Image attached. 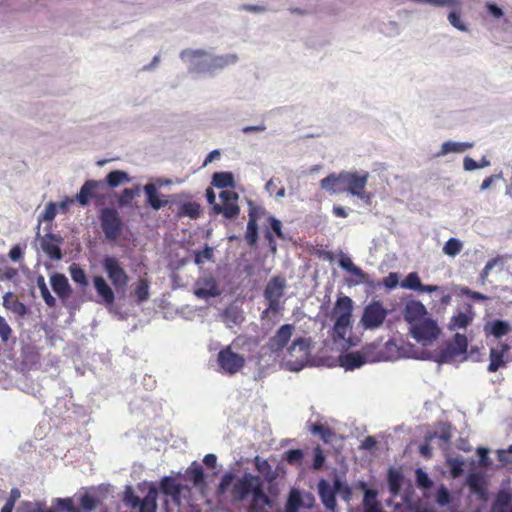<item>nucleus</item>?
<instances>
[{
	"mask_svg": "<svg viewBox=\"0 0 512 512\" xmlns=\"http://www.w3.org/2000/svg\"><path fill=\"white\" fill-rule=\"evenodd\" d=\"M57 507L60 510H64V511H67V512H73L74 511L73 502L69 498H65V499L59 498V499H57Z\"/></svg>",
	"mask_w": 512,
	"mask_h": 512,
	"instance_id": "nucleus-62",
	"label": "nucleus"
},
{
	"mask_svg": "<svg viewBox=\"0 0 512 512\" xmlns=\"http://www.w3.org/2000/svg\"><path fill=\"white\" fill-rule=\"evenodd\" d=\"M436 501L440 505H446L450 501V494L445 487H441L436 495Z\"/></svg>",
	"mask_w": 512,
	"mask_h": 512,
	"instance_id": "nucleus-58",
	"label": "nucleus"
},
{
	"mask_svg": "<svg viewBox=\"0 0 512 512\" xmlns=\"http://www.w3.org/2000/svg\"><path fill=\"white\" fill-rule=\"evenodd\" d=\"M98 505V499L89 493H85L80 498V506L85 510H93Z\"/></svg>",
	"mask_w": 512,
	"mask_h": 512,
	"instance_id": "nucleus-50",
	"label": "nucleus"
},
{
	"mask_svg": "<svg viewBox=\"0 0 512 512\" xmlns=\"http://www.w3.org/2000/svg\"><path fill=\"white\" fill-rule=\"evenodd\" d=\"M473 146L474 144L472 142L447 141L442 144L440 151L437 153V156H444L448 153H462L472 148Z\"/></svg>",
	"mask_w": 512,
	"mask_h": 512,
	"instance_id": "nucleus-28",
	"label": "nucleus"
},
{
	"mask_svg": "<svg viewBox=\"0 0 512 512\" xmlns=\"http://www.w3.org/2000/svg\"><path fill=\"white\" fill-rule=\"evenodd\" d=\"M488 453L489 450L487 448L479 447L477 449V454L480 456L479 464L483 467H488L491 464Z\"/></svg>",
	"mask_w": 512,
	"mask_h": 512,
	"instance_id": "nucleus-61",
	"label": "nucleus"
},
{
	"mask_svg": "<svg viewBox=\"0 0 512 512\" xmlns=\"http://www.w3.org/2000/svg\"><path fill=\"white\" fill-rule=\"evenodd\" d=\"M211 183L219 189L233 188L235 186L234 177L231 172H215Z\"/></svg>",
	"mask_w": 512,
	"mask_h": 512,
	"instance_id": "nucleus-31",
	"label": "nucleus"
},
{
	"mask_svg": "<svg viewBox=\"0 0 512 512\" xmlns=\"http://www.w3.org/2000/svg\"><path fill=\"white\" fill-rule=\"evenodd\" d=\"M485 330L492 334L495 338H501L508 334L510 326L506 321L495 320L485 327Z\"/></svg>",
	"mask_w": 512,
	"mask_h": 512,
	"instance_id": "nucleus-33",
	"label": "nucleus"
},
{
	"mask_svg": "<svg viewBox=\"0 0 512 512\" xmlns=\"http://www.w3.org/2000/svg\"><path fill=\"white\" fill-rule=\"evenodd\" d=\"M157 498L158 490L154 486L149 487L143 499L136 496L131 487H128L124 493L125 504L132 509H139V512H156Z\"/></svg>",
	"mask_w": 512,
	"mask_h": 512,
	"instance_id": "nucleus-4",
	"label": "nucleus"
},
{
	"mask_svg": "<svg viewBox=\"0 0 512 512\" xmlns=\"http://www.w3.org/2000/svg\"><path fill=\"white\" fill-rule=\"evenodd\" d=\"M42 249L53 260H60L62 258L60 247L52 241H43Z\"/></svg>",
	"mask_w": 512,
	"mask_h": 512,
	"instance_id": "nucleus-45",
	"label": "nucleus"
},
{
	"mask_svg": "<svg viewBox=\"0 0 512 512\" xmlns=\"http://www.w3.org/2000/svg\"><path fill=\"white\" fill-rule=\"evenodd\" d=\"M473 318L474 314L472 312V307L471 305H467V312L459 311L452 316L449 323V328L451 330L466 329L468 325H470L473 321Z\"/></svg>",
	"mask_w": 512,
	"mask_h": 512,
	"instance_id": "nucleus-21",
	"label": "nucleus"
},
{
	"mask_svg": "<svg viewBox=\"0 0 512 512\" xmlns=\"http://www.w3.org/2000/svg\"><path fill=\"white\" fill-rule=\"evenodd\" d=\"M102 181L87 180L76 194L75 200L83 207L87 206L91 199L97 198L96 190L102 186Z\"/></svg>",
	"mask_w": 512,
	"mask_h": 512,
	"instance_id": "nucleus-16",
	"label": "nucleus"
},
{
	"mask_svg": "<svg viewBox=\"0 0 512 512\" xmlns=\"http://www.w3.org/2000/svg\"><path fill=\"white\" fill-rule=\"evenodd\" d=\"M467 347V337L463 334H455L453 342L441 353V361L449 362L453 357L466 353Z\"/></svg>",
	"mask_w": 512,
	"mask_h": 512,
	"instance_id": "nucleus-14",
	"label": "nucleus"
},
{
	"mask_svg": "<svg viewBox=\"0 0 512 512\" xmlns=\"http://www.w3.org/2000/svg\"><path fill=\"white\" fill-rule=\"evenodd\" d=\"M102 267L117 291L126 288L129 282V276L119 259L114 256H106L102 260Z\"/></svg>",
	"mask_w": 512,
	"mask_h": 512,
	"instance_id": "nucleus-6",
	"label": "nucleus"
},
{
	"mask_svg": "<svg viewBox=\"0 0 512 512\" xmlns=\"http://www.w3.org/2000/svg\"><path fill=\"white\" fill-rule=\"evenodd\" d=\"M138 194L139 186H136L135 188H125L118 197L119 206L124 207L130 205Z\"/></svg>",
	"mask_w": 512,
	"mask_h": 512,
	"instance_id": "nucleus-40",
	"label": "nucleus"
},
{
	"mask_svg": "<svg viewBox=\"0 0 512 512\" xmlns=\"http://www.w3.org/2000/svg\"><path fill=\"white\" fill-rule=\"evenodd\" d=\"M130 177L128 173L122 170H114L107 174L106 183L110 188H115L123 182H129Z\"/></svg>",
	"mask_w": 512,
	"mask_h": 512,
	"instance_id": "nucleus-34",
	"label": "nucleus"
},
{
	"mask_svg": "<svg viewBox=\"0 0 512 512\" xmlns=\"http://www.w3.org/2000/svg\"><path fill=\"white\" fill-rule=\"evenodd\" d=\"M365 357L358 352H350L340 357L341 366L346 370H354L365 364Z\"/></svg>",
	"mask_w": 512,
	"mask_h": 512,
	"instance_id": "nucleus-27",
	"label": "nucleus"
},
{
	"mask_svg": "<svg viewBox=\"0 0 512 512\" xmlns=\"http://www.w3.org/2000/svg\"><path fill=\"white\" fill-rule=\"evenodd\" d=\"M508 346L501 344V348H491L490 363L488 365L489 372H496L501 366L505 365L504 353L508 351Z\"/></svg>",
	"mask_w": 512,
	"mask_h": 512,
	"instance_id": "nucleus-26",
	"label": "nucleus"
},
{
	"mask_svg": "<svg viewBox=\"0 0 512 512\" xmlns=\"http://www.w3.org/2000/svg\"><path fill=\"white\" fill-rule=\"evenodd\" d=\"M310 345L309 342L305 338H297L295 339L291 346L288 348V352L290 356H295V353H299V358L302 360L306 359L309 355Z\"/></svg>",
	"mask_w": 512,
	"mask_h": 512,
	"instance_id": "nucleus-30",
	"label": "nucleus"
},
{
	"mask_svg": "<svg viewBox=\"0 0 512 512\" xmlns=\"http://www.w3.org/2000/svg\"><path fill=\"white\" fill-rule=\"evenodd\" d=\"M221 204H215L213 211L216 214H222L226 219L236 218L240 213L238 206V194L233 190H223L219 194Z\"/></svg>",
	"mask_w": 512,
	"mask_h": 512,
	"instance_id": "nucleus-11",
	"label": "nucleus"
},
{
	"mask_svg": "<svg viewBox=\"0 0 512 512\" xmlns=\"http://www.w3.org/2000/svg\"><path fill=\"white\" fill-rule=\"evenodd\" d=\"M99 219L106 239L118 240L123 231V223L118 211L114 208H104L100 211Z\"/></svg>",
	"mask_w": 512,
	"mask_h": 512,
	"instance_id": "nucleus-5",
	"label": "nucleus"
},
{
	"mask_svg": "<svg viewBox=\"0 0 512 512\" xmlns=\"http://www.w3.org/2000/svg\"><path fill=\"white\" fill-rule=\"evenodd\" d=\"M194 294L200 299H208L220 295L216 280L212 276L199 278L195 283Z\"/></svg>",
	"mask_w": 512,
	"mask_h": 512,
	"instance_id": "nucleus-13",
	"label": "nucleus"
},
{
	"mask_svg": "<svg viewBox=\"0 0 512 512\" xmlns=\"http://www.w3.org/2000/svg\"><path fill=\"white\" fill-rule=\"evenodd\" d=\"M250 205H252V203H250ZM248 216L249 220L247 223L245 240L247 241L250 247H253L258 240V213L255 206H251V208L249 209Z\"/></svg>",
	"mask_w": 512,
	"mask_h": 512,
	"instance_id": "nucleus-19",
	"label": "nucleus"
},
{
	"mask_svg": "<svg viewBox=\"0 0 512 512\" xmlns=\"http://www.w3.org/2000/svg\"><path fill=\"white\" fill-rule=\"evenodd\" d=\"M245 358L232 351L231 346L222 348L217 355V363L221 371L228 375L238 373L245 366Z\"/></svg>",
	"mask_w": 512,
	"mask_h": 512,
	"instance_id": "nucleus-8",
	"label": "nucleus"
},
{
	"mask_svg": "<svg viewBox=\"0 0 512 512\" xmlns=\"http://www.w3.org/2000/svg\"><path fill=\"white\" fill-rule=\"evenodd\" d=\"M469 488L475 494H477L480 498L484 499L486 497V490L483 485L482 478L477 474H470L467 479Z\"/></svg>",
	"mask_w": 512,
	"mask_h": 512,
	"instance_id": "nucleus-35",
	"label": "nucleus"
},
{
	"mask_svg": "<svg viewBox=\"0 0 512 512\" xmlns=\"http://www.w3.org/2000/svg\"><path fill=\"white\" fill-rule=\"evenodd\" d=\"M303 452L300 449H291L286 452V461L289 464L300 463L303 459Z\"/></svg>",
	"mask_w": 512,
	"mask_h": 512,
	"instance_id": "nucleus-52",
	"label": "nucleus"
},
{
	"mask_svg": "<svg viewBox=\"0 0 512 512\" xmlns=\"http://www.w3.org/2000/svg\"><path fill=\"white\" fill-rule=\"evenodd\" d=\"M160 488L163 494L166 496H170L173 500L179 501L182 485L176 482L175 479L171 477H164L160 482Z\"/></svg>",
	"mask_w": 512,
	"mask_h": 512,
	"instance_id": "nucleus-22",
	"label": "nucleus"
},
{
	"mask_svg": "<svg viewBox=\"0 0 512 512\" xmlns=\"http://www.w3.org/2000/svg\"><path fill=\"white\" fill-rule=\"evenodd\" d=\"M339 265L341 268L357 277V280L354 282L355 285L367 281V274L360 267L356 266L351 258L342 256L339 259Z\"/></svg>",
	"mask_w": 512,
	"mask_h": 512,
	"instance_id": "nucleus-25",
	"label": "nucleus"
},
{
	"mask_svg": "<svg viewBox=\"0 0 512 512\" xmlns=\"http://www.w3.org/2000/svg\"><path fill=\"white\" fill-rule=\"evenodd\" d=\"M50 282L53 291L59 298L65 300L70 296L72 289L64 274L54 273L50 278Z\"/></svg>",
	"mask_w": 512,
	"mask_h": 512,
	"instance_id": "nucleus-18",
	"label": "nucleus"
},
{
	"mask_svg": "<svg viewBox=\"0 0 512 512\" xmlns=\"http://www.w3.org/2000/svg\"><path fill=\"white\" fill-rule=\"evenodd\" d=\"M462 293L467 295L468 297H470L471 299L473 300H476V301H483V300H486L488 297L480 292H477V291H473L469 288H464L462 289Z\"/></svg>",
	"mask_w": 512,
	"mask_h": 512,
	"instance_id": "nucleus-64",
	"label": "nucleus"
},
{
	"mask_svg": "<svg viewBox=\"0 0 512 512\" xmlns=\"http://www.w3.org/2000/svg\"><path fill=\"white\" fill-rule=\"evenodd\" d=\"M399 283V277L397 273L391 272L387 277L384 278L383 284L389 288L393 289L395 288Z\"/></svg>",
	"mask_w": 512,
	"mask_h": 512,
	"instance_id": "nucleus-60",
	"label": "nucleus"
},
{
	"mask_svg": "<svg viewBox=\"0 0 512 512\" xmlns=\"http://www.w3.org/2000/svg\"><path fill=\"white\" fill-rule=\"evenodd\" d=\"M37 286L40 290V294H41L45 304L50 308L55 307L56 299L51 295V293L46 285L45 279L42 275H39L37 277Z\"/></svg>",
	"mask_w": 512,
	"mask_h": 512,
	"instance_id": "nucleus-36",
	"label": "nucleus"
},
{
	"mask_svg": "<svg viewBox=\"0 0 512 512\" xmlns=\"http://www.w3.org/2000/svg\"><path fill=\"white\" fill-rule=\"evenodd\" d=\"M285 288L284 280L279 277H273L267 283L264 290L265 299H281Z\"/></svg>",
	"mask_w": 512,
	"mask_h": 512,
	"instance_id": "nucleus-24",
	"label": "nucleus"
},
{
	"mask_svg": "<svg viewBox=\"0 0 512 512\" xmlns=\"http://www.w3.org/2000/svg\"><path fill=\"white\" fill-rule=\"evenodd\" d=\"M410 332L417 342L428 344L439 336L440 330L434 320L425 318L412 325Z\"/></svg>",
	"mask_w": 512,
	"mask_h": 512,
	"instance_id": "nucleus-10",
	"label": "nucleus"
},
{
	"mask_svg": "<svg viewBox=\"0 0 512 512\" xmlns=\"http://www.w3.org/2000/svg\"><path fill=\"white\" fill-rule=\"evenodd\" d=\"M415 476H416L417 485L419 487H422L425 489H429L432 487V485H433L432 480L429 478L428 474L425 471H423L421 468H418L416 470Z\"/></svg>",
	"mask_w": 512,
	"mask_h": 512,
	"instance_id": "nucleus-49",
	"label": "nucleus"
},
{
	"mask_svg": "<svg viewBox=\"0 0 512 512\" xmlns=\"http://www.w3.org/2000/svg\"><path fill=\"white\" fill-rule=\"evenodd\" d=\"M325 462V455L323 453V450L317 446L314 449V461H313V468L315 470H319L323 467V464Z\"/></svg>",
	"mask_w": 512,
	"mask_h": 512,
	"instance_id": "nucleus-53",
	"label": "nucleus"
},
{
	"mask_svg": "<svg viewBox=\"0 0 512 512\" xmlns=\"http://www.w3.org/2000/svg\"><path fill=\"white\" fill-rule=\"evenodd\" d=\"M134 296L138 303L147 301L149 298V282L147 279H140L135 287Z\"/></svg>",
	"mask_w": 512,
	"mask_h": 512,
	"instance_id": "nucleus-37",
	"label": "nucleus"
},
{
	"mask_svg": "<svg viewBox=\"0 0 512 512\" xmlns=\"http://www.w3.org/2000/svg\"><path fill=\"white\" fill-rule=\"evenodd\" d=\"M311 432L313 434H318L325 443H328L334 435L332 429L328 425L324 424H314L311 428Z\"/></svg>",
	"mask_w": 512,
	"mask_h": 512,
	"instance_id": "nucleus-46",
	"label": "nucleus"
},
{
	"mask_svg": "<svg viewBox=\"0 0 512 512\" xmlns=\"http://www.w3.org/2000/svg\"><path fill=\"white\" fill-rule=\"evenodd\" d=\"M448 20H449L450 24L453 27H455L456 29H458L460 31H467L466 25L461 20L460 13H458L456 11L450 12L448 15Z\"/></svg>",
	"mask_w": 512,
	"mask_h": 512,
	"instance_id": "nucleus-51",
	"label": "nucleus"
},
{
	"mask_svg": "<svg viewBox=\"0 0 512 512\" xmlns=\"http://www.w3.org/2000/svg\"><path fill=\"white\" fill-rule=\"evenodd\" d=\"M213 256V249L206 246L204 250L198 251L195 255V263L202 264L205 260H210Z\"/></svg>",
	"mask_w": 512,
	"mask_h": 512,
	"instance_id": "nucleus-55",
	"label": "nucleus"
},
{
	"mask_svg": "<svg viewBox=\"0 0 512 512\" xmlns=\"http://www.w3.org/2000/svg\"><path fill=\"white\" fill-rule=\"evenodd\" d=\"M233 478H234V475L232 473L225 474L221 478V481L218 485V492L224 493L227 490V488L229 487V485L231 484Z\"/></svg>",
	"mask_w": 512,
	"mask_h": 512,
	"instance_id": "nucleus-59",
	"label": "nucleus"
},
{
	"mask_svg": "<svg viewBox=\"0 0 512 512\" xmlns=\"http://www.w3.org/2000/svg\"><path fill=\"white\" fill-rule=\"evenodd\" d=\"M401 482V473L391 468L388 472V485L391 493L397 494L400 491Z\"/></svg>",
	"mask_w": 512,
	"mask_h": 512,
	"instance_id": "nucleus-39",
	"label": "nucleus"
},
{
	"mask_svg": "<svg viewBox=\"0 0 512 512\" xmlns=\"http://www.w3.org/2000/svg\"><path fill=\"white\" fill-rule=\"evenodd\" d=\"M231 496L233 502H243L249 496V510L251 512H262L271 505V500L264 492L263 481L257 475L245 473L232 487Z\"/></svg>",
	"mask_w": 512,
	"mask_h": 512,
	"instance_id": "nucleus-2",
	"label": "nucleus"
},
{
	"mask_svg": "<svg viewBox=\"0 0 512 512\" xmlns=\"http://www.w3.org/2000/svg\"><path fill=\"white\" fill-rule=\"evenodd\" d=\"M294 331V326L291 324H284L282 325L269 339L268 347L269 349L274 353L281 352L284 347L288 344L290 341L292 334Z\"/></svg>",
	"mask_w": 512,
	"mask_h": 512,
	"instance_id": "nucleus-12",
	"label": "nucleus"
},
{
	"mask_svg": "<svg viewBox=\"0 0 512 512\" xmlns=\"http://www.w3.org/2000/svg\"><path fill=\"white\" fill-rule=\"evenodd\" d=\"M388 310L380 301H372L363 311L361 323L366 329H377L384 323Z\"/></svg>",
	"mask_w": 512,
	"mask_h": 512,
	"instance_id": "nucleus-9",
	"label": "nucleus"
},
{
	"mask_svg": "<svg viewBox=\"0 0 512 512\" xmlns=\"http://www.w3.org/2000/svg\"><path fill=\"white\" fill-rule=\"evenodd\" d=\"M3 306L19 316H24L28 312L26 305L19 301L12 292H7L3 296Z\"/></svg>",
	"mask_w": 512,
	"mask_h": 512,
	"instance_id": "nucleus-23",
	"label": "nucleus"
},
{
	"mask_svg": "<svg viewBox=\"0 0 512 512\" xmlns=\"http://www.w3.org/2000/svg\"><path fill=\"white\" fill-rule=\"evenodd\" d=\"M427 315L426 307L417 300H411L406 303L403 316L405 321H407L411 326L415 323L424 320Z\"/></svg>",
	"mask_w": 512,
	"mask_h": 512,
	"instance_id": "nucleus-15",
	"label": "nucleus"
},
{
	"mask_svg": "<svg viewBox=\"0 0 512 512\" xmlns=\"http://www.w3.org/2000/svg\"><path fill=\"white\" fill-rule=\"evenodd\" d=\"M369 179V173L341 171L338 174L331 173L321 179L320 186L322 189L332 193L347 192L352 196L369 203L372 195L366 191V185Z\"/></svg>",
	"mask_w": 512,
	"mask_h": 512,
	"instance_id": "nucleus-1",
	"label": "nucleus"
},
{
	"mask_svg": "<svg viewBox=\"0 0 512 512\" xmlns=\"http://www.w3.org/2000/svg\"><path fill=\"white\" fill-rule=\"evenodd\" d=\"M56 214L57 204L54 202H50L46 205L42 218L44 221H52L55 218Z\"/></svg>",
	"mask_w": 512,
	"mask_h": 512,
	"instance_id": "nucleus-54",
	"label": "nucleus"
},
{
	"mask_svg": "<svg viewBox=\"0 0 512 512\" xmlns=\"http://www.w3.org/2000/svg\"><path fill=\"white\" fill-rule=\"evenodd\" d=\"M512 502V493L500 491L492 504L491 512H506Z\"/></svg>",
	"mask_w": 512,
	"mask_h": 512,
	"instance_id": "nucleus-32",
	"label": "nucleus"
},
{
	"mask_svg": "<svg viewBox=\"0 0 512 512\" xmlns=\"http://www.w3.org/2000/svg\"><path fill=\"white\" fill-rule=\"evenodd\" d=\"M377 444L376 439L373 436H367L362 442L359 448L361 450L371 451Z\"/></svg>",
	"mask_w": 512,
	"mask_h": 512,
	"instance_id": "nucleus-63",
	"label": "nucleus"
},
{
	"mask_svg": "<svg viewBox=\"0 0 512 512\" xmlns=\"http://www.w3.org/2000/svg\"><path fill=\"white\" fill-rule=\"evenodd\" d=\"M451 474L453 477H459L463 472V461L460 459H452L449 461Z\"/></svg>",
	"mask_w": 512,
	"mask_h": 512,
	"instance_id": "nucleus-56",
	"label": "nucleus"
},
{
	"mask_svg": "<svg viewBox=\"0 0 512 512\" xmlns=\"http://www.w3.org/2000/svg\"><path fill=\"white\" fill-rule=\"evenodd\" d=\"M301 504L300 495L297 492H291L286 504V512H298Z\"/></svg>",
	"mask_w": 512,
	"mask_h": 512,
	"instance_id": "nucleus-48",
	"label": "nucleus"
},
{
	"mask_svg": "<svg viewBox=\"0 0 512 512\" xmlns=\"http://www.w3.org/2000/svg\"><path fill=\"white\" fill-rule=\"evenodd\" d=\"M93 284L102 301L107 305H112L115 301V294L106 280L102 276H95L93 278Z\"/></svg>",
	"mask_w": 512,
	"mask_h": 512,
	"instance_id": "nucleus-20",
	"label": "nucleus"
},
{
	"mask_svg": "<svg viewBox=\"0 0 512 512\" xmlns=\"http://www.w3.org/2000/svg\"><path fill=\"white\" fill-rule=\"evenodd\" d=\"M353 302L348 296L338 297L333 313L336 315L333 331L338 339L344 340L351 328Z\"/></svg>",
	"mask_w": 512,
	"mask_h": 512,
	"instance_id": "nucleus-3",
	"label": "nucleus"
},
{
	"mask_svg": "<svg viewBox=\"0 0 512 512\" xmlns=\"http://www.w3.org/2000/svg\"><path fill=\"white\" fill-rule=\"evenodd\" d=\"M69 272H70L72 280L75 283H77L81 286H86L88 284L86 273L79 265L72 264L69 267Z\"/></svg>",
	"mask_w": 512,
	"mask_h": 512,
	"instance_id": "nucleus-41",
	"label": "nucleus"
},
{
	"mask_svg": "<svg viewBox=\"0 0 512 512\" xmlns=\"http://www.w3.org/2000/svg\"><path fill=\"white\" fill-rule=\"evenodd\" d=\"M463 245L460 240L456 238H450L443 247V252L451 257L456 256L461 252Z\"/></svg>",
	"mask_w": 512,
	"mask_h": 512,
	"instance_id": "nucleus-43",
	"label": "nucleus"
},
{
	"mask_svg": "<svg viewBox=\"0 0 512 512\" xmlns=\"http://www.w3.org/2000/svg\"><path fill=\"white\" fill-rule=\"evenodd\" d=\"M345 493V499H348L350 495V488L341 483L339 479L334 480L333 486L327 481L321 480L318 484V493L323 505L331 510L335 511L337 507L336 493Z\"/></svg>",
	"mask_w": 512,
	"mask_h": 512,
	"instance_id": "nucleus-7",
	"label": "nucleus"
},
{
	"mask_svg": "<svg viewBox=\"0 0 512 512\" xmlns=\"http://www.w3.org/2000/svg\"><path fill=\"white\" fill-rule=\"evenodd\" d=\"M202 209L199 203L195 201L184 202L180 205L177 212L178 217H189L191 219H197L200 217Z\"/></svg>",
	"mask_w": 512,
	"mask_h": 512,
	"instance_id": "nucleus-29",
	"label": "nucleus"
},
{
	"mask_svg": "<svg viewBox=\"0 0 512 512\" xmlns=\"http://www.w3.org/2000/svg\"><path fill=\"white\" fill-rule=\"evenodd\" d=\"M12 336V328L10 327L6 319L0 315V339L2 344L7 345Z\"/></svg>",
	"mask_w": 512,
	"mask_h": 512,
	"instance_id": "nucleus-47",
	"label": "nucleus"
},
{
	"mask_svg": "<svg viewBox=\"0 0 512 512\" xmlns=\"http://www.w3.org/2000/svg\"><path fill=\"white\" fill-rule=\"evenodd\" d=\"M421 280L419 275L416 272L409 273L405 279L401 282V287L405 289L417 290L419 291L421 287Z\"/></svg>",
	"mask_w": 512,
	"mask_h": 512,
	"instance_id": "nucleus-44",
	"label": "nucleus"
},
{
	"mask_svg": "<svg viewBox=\"0 0 512 512\" xmlns=\"http://www.w3.org/2000/svg\"><path fill=\"white\" fill-rule=\"evenodd\" d=\"M376 493L372 490H367L365 492V498H364V505L365 510L364 512H383V510L380 508L379 504L375 501Z\"/></svg>",
	"mask_w": 512,
	"mask_h": 512,
	"instance_id": "nucleus-42",
	"label": "nucleus"
},
{
	"mask_svg": "<svg viewBox=\"0 0 512 512\" xmlns=\"http://www.w3.org/2000/svg\"><path fill=\"white\" fill-rule=\"evenodd\" d=\"M143 189L146 195L147 203L154 210H160L161 208L168 205V199H166L165 195L158 192L157 187L154 184H146Z\"/></svg>",
	"mask_w": 512,
	"mask_h": 512,
	"instance_id": "nucleus-17",
	"label": "nucleus"
},
{
	"mask_svg": "<svg viewBox=\"0 0 512 512\" xmlns=\"http://www.w3.org/2000/svg\"><path fill=\"white\" fill-rule=\"evenodd\" d=\"M269 222L272 232H274L278 238L283 239L284 235L282 232V224L280 220L276 219L275 217H270Z\"/></svg>",
	"mask_w": 512,
	"mask_h": 512,
	"instance_id": "nucleus-57",
	"label": "nucleus"
},
{
	"mask_svg": "<svg viewBox=\"0 0 512 512\" xmlns=\"http://www.w3.org/2000/svg\"><path fill=\"white\" fill-rule=\"evenodd\" d=\"M187 476L195 485L201 484L204 481V470L199 463L193 462L187 470Z\"/></svg>",
	"mask_w": 512,
	"mask_h": 512,
	"instance_id": "nucleus-38",
	"label": "nucleus"
}]
</instances>
